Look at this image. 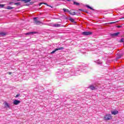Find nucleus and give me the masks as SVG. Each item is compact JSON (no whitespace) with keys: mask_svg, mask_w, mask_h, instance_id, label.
Wrapping results in <instances>:
<instances>
[{"mask_svg":"<svg viewBox=\"0 0 124 124\" xmlns=\"http://www.w3.org/2000/svg\"><path fill=\"white\" fill-rule=\"evenodd\" d=\"M113 116L111 115V114H107L104 117V120L105 121H110V120H112Z\"/></svg>","mask_w":124,"mask_h":124,"instance_id":"f257e3e1","label":"nucleus"},{"mask_svg":"<svg viewBox=\"0 0 124 124\" xmlns=\"http://www.w3.org/2000/svg\"><path fill=\"white\" fill-rule=\"evenodd\" d=\"M34 24H35V25H39L40 24H42V22L37 20V17H34Z\"/></svg>","mask_w":124,"mask_h":124,"instance_id":"f03ea898","label":"nucleus"},{"mask_svg":"<svg viewBox=\"0 0 124 124\" xmlns=\"http://www.w3.org/2000/svg\"><path fill=\"white\" fill-rule=\"evenodd\" d=\"M82 34L83 35L87 36V35H91L93 34V32L92 31H84L82 32Z\"/></svg>","mask_w":124,"mask_h":124,"instance_id":"7ed1b4c3","label":"nucleus"},{"mask_svg":"<svg viewBox=\"0 0 124 124\" xmlns=\"http://www.w3.org/2000/svg\"><path fill=\"white\" fill-rule=\"evenodd\" d=\"M64 48L63 47H59L58 48H56L54 50L52 51L51 52V54H54V53L57 52V51H59V50H63Z\"/></svg>","mask_w":124,"mask_h":124,"instance_id":"20e7f679","label":"nucleus"},{"mask_svg":"<svg viewBox=\"0 0 124 124\" xmlns=\"http://www.w3.org/2000/svg\"><path fill=\"white\" fill-rule=\"evenodd\" d=\"M118 34H120V32L110 34V36H111L112 37H115V36H118Z\"/></svg>","mask_w":124,"mask_h":124,"instance_id":"39448f33","label":"nucleus"},{"mask_svg":"<svg viewBox=\"0 0 124 124\" xmlns=\"http://www.w3.org/2000/svg\"><path fill=\"white\" fill-rule=\"evenodd\" d=\"M21 101L18 100H15L14 101L13 104L15 105H18V104H19V103H20Z\"/></svg>","mask_w":124,"mask_h":124,"instance_id":"423d86ee","label":"nucleus"},{"mask_svg":"<svg viewBox=\"0 0 124 124\" xmlns=\"http://www.w3.org/2000/svg\"><path fill=\"white\" fill-rule=\"evenodd\" d=\"M34 33H37V32H35V31L29 32L28 33H25V35H30V34H33Z\"/></svg>","mask_w":124,"mask_h":124,"instance_id":"0eeeda50","label":"nucleus"},{"mask_svg":"<svg viewBox=\"0 0 124 124\" xmlns=\"http://www.w3.org/2000/svg\"><path fill=\"white\" fill-rule=\"evenodd\" d=\"M42 4H45L46 5H47V6H49V7H51V8H53V7L52 6H50L48 5V4L44 2H41L39 4V5L40 6V5H42Z\"/></svg>","mask_w":124,"mask_h":124,"instance_id":"6e6552de","label":"nucleus"},{"mask_svg":"<svg viewBox=\"0 0 124 124\" xmlns=\"http://www.w3.org/2000/svg\"><path fill=\"white\" fill-rule=\"evenodd\" d=\"M89 89H90V90H92V91L96 90V88H95V87L94 86H93V85H90L89 87Z\"/></svg>","mask_w":124,"mask_h":124,"instance_id":"1a4fd4ad","label":"nucleus"},{"mask_svg":"<svg viewBox=\"0 0 124 124\" xmlns=\"http://www.w3.org/2000/svg\"><path fill=\"white\" fill-rule=\"evenodd\" d=\"M118 113H119V111H118L117 110L111 111L112 115H117L118 114Z\"/></svg>","mask_w":124,"mask_h":124,"instance_id":"9d476101","label":"nucleus"},{"mask_svg":"<svg viewBox=\"0 0 124 124\" xmlns=\"http://www.w3.org/2000/svg\"><path fill=\"white\" fill-rule=\"evenodd\" d=\"M69 13L70 15H76V13L75 12H72V11H70Z\"/></svg>","mask_w":124,"mask_h":124,"instance_id":"9b49d317","label":"nucleus"},{"mask_svg":"<svg viewBox=\"0 0 124 124\" xmlns=\"http://www.w3.org/2000/svg\"><path fill=\"white\" fill-rule=\"evenodd\" d=\"M53 27H55V28H59L61 27V24H53Z\"/></svg>","mask_w":124,"mask_h":124,"instance_id":"f8f14e48","label":"nucleus"},{"mask_svg":"<svg viewBox=\"0 0 124 124\" xmlns=\"http://www.w3.org/2000/svg\"><path fill=\"white\" fill-rule=\"evenodd\" d=\"M5 107L7 108H10V107L9 106V104L6 102L5 103Z\"/></svg>","mask_w":124,"mask_h":124,"instance_id":"ddd939ff","label":"nucleus"},{"mask_svg":"<svg viewBox=\"0 0 124 124\" xmlns=\"http://www.w3.org/2000/svg\"><path fill=\"white\" fill-rule=\"evenodd\" d=\"M118 22H120V20L116 21H115V22H109V23H108V24L111 25V24H115V23H118Z\"/></svg>","mask_w":124,"mask_h":124,"instance_id":"4468645a","label":"nucleus"},{"mask_svg":"<svg viewBox=\"0 0 124 124\" xmlns=\"http://www.w3.org/2000/svg\"><path fill=\"white\" fill-rule=\"evenodd\" d=\"M0 35L1 36H4L6 35V33H5V32H0Z\"/></svg>","mask_w":124,"mask_h":124,"instance_id":"2eb2a0df","label":"nucleus"},{"mask_svg":"<svg viewBox=\"0 0 124 124\" xmlns=\"http://www.w3.org/2000/svg\"><path fill=\"white\" fill-rule=\"evenodd\" d=\"M74 4L75 5H77L78 6H79V5H80V3H79L76 1H74Z\"/></svg>","mask_w":124,"mask_h":124,"instance_id":"dca6fc26","label":"nucleus"},{"mask_svg":"<svg viewBox=\"0 0 124 124\" xmlns=\"http://www.w3.org/2000/svg\"><path fill=\"white\" fill-rule=\"evenodd\" d=\"M63 11H64V12H70V11H69L68 9H63Z\"/></svg>","mask_w":124,"mask_h":124,"instance_id":"f3484780","label":"nucleus"},{"mask_svg":"<svg viewBox=\"0 0 124 124\" xmlns=\"http://www.w3.org/2000/svg\"><path fill=\"white\" fill-rule=\"evenodd\" d=\"M13 8H14V7H11L10 6H8L7 7V9H9V10L13 9Z\"/></svg>","mask_w":124,"mask_h":124,"instance_id":"a211bd4d","label":"nucleus"},{"mask_svg":"<svg viewBox=\"0 0 124 124\" xmlns=\"http://www.w3.org/2000/svg\"><path fill=\"white\" fill-rule=\"evenodd\" d=\"M86 7H87V8H89L90 9H91V10H93V11H94V9H93V8L90 7V6L89 5H86Z\"/></svg>","mask_w":124,"mask_h":124,"instance_id":"6ab92c4d","label":"nucleus"},{"mask_svg":"<svg viewBox=\"0 0 124 124\" xmlns=\"http://www.w3.org/2000/svg\"><path fill=\"white\" fill-rule=\"evenodd\" d=\"M123 56H124L123 54H118V57H117V59H120V58H122Z\"/></svg>","mask_w":124,"mask_h":124,"instance_id":"aec40b11","label":"nucleus"},{"mask_svg":"<svg viewBox=\"0 0 124 124\" xmlns=\"http://www.w3.org/2000/svg\"><path fill=\"white\" fill-rule=\"evenodd\" d=\"M22 1H24L25 3H27V2H30L31 1V0H22Z\"/></svg>","mask_w":124,"mask_h":124,"instance_id":"412c9836","label":"nucleus"},{"mask_svg":"<svg viewBox=\"0 0 124 124\" xmlns=\"http://www.w3.org/2000/svg\"><path fill=\"white\" fill-rule=\"evenodd\" d=\"M15 5H16L17 6H19V5H21V3H20V2L15 3Z\"/></svg>","mask_w":124,"mask_h":124,"instance_id":"4be33fe9","label":"nucleus"},{"mask_svg":"<svg viewBox=\"0 0 124 124\" xmlns=\"http://www.w3.org/2000/svg\"><path fill=\"white\" fill-rule=\"evenodd\" d=\"M69 20L70 21H71V22H72V23H74V20L73 19V18H72V17H70Z\"/></svg>","mask_w":124,"mask_h":124,"instance_id":"5701e85b","label":"nucleus"},{"mask_svg":"<svg viewBox=\"0 0 124 124\" xmlns=\"http://www.w3.org/2000/svg\"><path fill=\"white\" fill-rule=\"evenodd\" d=\"M119 42H120V43L124 42V38H122L119 41Z\"/></svg>","mask_w":124,"mask_h":124,"instance_id":"b1692460","label":"nucleus"},{"mask_svg":"<svg viewBox=\"0 0 124 124\" xmlns=\"http://www.w3.org/2000/svg\"><path fill=\"white\" fill-rule=\"evenodd\" d=\"M0 7H4V4H0Z\"/></svg>","mask_w":124,"mask_h":124,"instance_id":"393cba45","label":"nucleus"},{"mask_svg":"<svg viewBox=\"0 0 124 124\" xmlns=\"http://www.w3.org/2000/svg\"><path fill=\"white\" fill-rule=\"evenodd\" d=\"M7 73L9 74V75H11V74H12V72H8Z\"/></svg>","mask_w":124,"mask_h":124,"instance_id":"a878e982","label":"nucleus"},{"mask_svg":"<svg viewBox=\"0 0 124 124\" xmlns=\"http://www.w3.org/2000/svg\"><path fill=\"white\" fill-rule=\"evenodd\" d=\"M117 27L120 29V28H122V26H118Z\"/></svg>","mask_w":124,"mask_h":124,"instance_id":"bb28decb","label":"nucleus"},{"mask_svg":"<svg viewBox=\"0 0 124 124\" xmlns=\"http://www.w3.org/2000/svg\"><path fill=\"white\" fill-rule=\"evenodd\" d=\"M78 10H79L80 11H84V10H82L81 9H78Z\"/></svg>","mask_w":124,"mask_h":124,"instance_id":"cd10ccee","label":"nucleus"},{"mask_svg":"<svg viewBox=\"0 0 124 124\" xmlns=\"http://www.w3.org/2000/svg\"><path fill=\"white\" fill-rule=\"evenodd\" d=\"M30 3V4H33V2H31Z\"/></svg>","mask_w":124,"mask_h":124,"instance_id":"c85d7f7f","label":"nucleus"},{"mask_svg":"<svg viewBox=\"0 0 124 124\" xmlns=\"http://www.w3.org/2000/svg\"><path fill=\"white\" fill-rule=\"evenodd\" d=\"M18 96H19V94L16 95V97H18Z\"/></svg>","mask_w":124,"mask_h":124,"instance_id":"c756f323","label":"nucleus"},{"mask_svg":"<svg viewBox=\"0 0 124 124\" xmlns=\"http://www.w3.org/2000/svg\"><path fill=\"white\" fill-rule=\"evenodd\" d=\"M11 3H13V2H10V4H11Z\"/></svg>","mask_w":124,"mask_h":124,"instance_id":"7c9ffc66","label":"nucleus"},{"mask_svg":"<svg viewBox=\"0 0 124 124\" xmlns=\"http://www.w3.org/2000/svg\"><path fill=\"white\" fill-rule=\"evenodd\" d=\"M67 0L68 1H70V0Z\"/></svg>","mask_w":124,"mask_h":124,"instance_id":"2f4dec72","label":"nucleus"},{"mask_svg":"<svg viewBox=\"0 0 124 124\" xmlns=\"http://www.w3.org/2000/svg\"><path fill=\"white\" fill-rule=\"evenodd\" d=\"M19 0H17V1H19Z\"/></svg>","mask_w":124,"mask_h":124,"instance_id":"473e14b6","label":"nucleus"}]
</instances>
